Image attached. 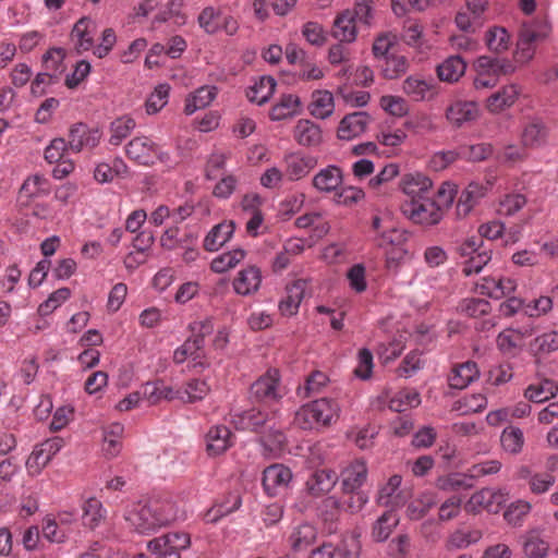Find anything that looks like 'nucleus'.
<instances>
[{
	"mask_svg": "<svg viewBox=\"0 0 558 558\" xmlns=\"http://www.w3.org/2000/svg\"><path fill=\"white\" fill-rule=\"evenodd\" d=\"M260 282V269L256 266H248L238 274L233 281V288L238 294L250 295L258 290Z\"/></svg>",
	"mask_w": 558,
	"mask_h": 558,
	"instance_id": "nucleus-16",
	"label": "nucleus"
},
{
	"mask_svg": "<svg viewBox=\"0 0 558 558\" xmlns=\"http://www.w3.org/2000/svg\"><path fill=\"white\" fill-rule=\"evenodd\" d=\"M484 194L485 192L483 186L477 183H470L459 197L457 204L458 215L466 216Z\"/></svg>",
	"mask_w": 558,
	"mask_h": 558,
	"instance_id": "nucleus-37",
	"label": "nucleus"
},
{
	"mask_svg": "<svg viewBox=\"0 0 558 558\" xmlns=\"http://www.w3.org/2000/svg\"><path fill=\"white\" fill-rule=\"evenodd\" d=\"M421 403L420 393L415 389L399 391L389 401V409L395 412H403L409 408H416Z\"/></svg>",
	"mask_w": 558,
	"mask_h": 558,
	"instance_id": "nucleus-41",
	"label": "nucleus"
},
{
	"mask_svg": "<svg viewBox=\"0 0 558 558\" xmlns=\"http://www.w3.org/2000/svg\"><path fill=\"white\" fill-rule=\"evenodd\" d=\"M217 88L215 86H203L190 96L184 106V113L190 116L196 110L207 107L216 97Z\"/></svg>",
	"mask_w": 558,
	"mask_h": 558,
	"instance_id": "nucleus-33",
	"label": "nucleus"
},
{
	"mask_svg": "<svg viewBox=\"0 0 558 558\" xmlns=\"http://www.w3.org/2000/svg\"><path fill=\"white\" fill-rule=\"evenodd\" d=\"M292 480V472L282 464H272L263 472V486L267 495H277V488L288 486Z\"/></svg>",
	"mask_w": 558,
	"mask_h": 558,
	"instance_id": "nucleus-12",
	"label": "nucleus"
},
{
	"mask_svg": "<svg viewBox=\"0 0 558 558\" xmlns=\"http://www.w3.org/2000/svg\"><path fill=\"white\" fill-rule=\"evenodd\" d=\"M530 509L531 505L527 501L518 500L509 505L504 512V518L509 524L517 525L530 512Z\"/></svg>",
	"mask_w": 558,
	"mask_h": 558,
	"instance_id": "nucleus-60",
	"label": "nucleus"
},
{
	"mask_svg": "<svg viewBox=\"0 0 558 558\" xmlns=\"http://www.w3.org/2000/svg\"><path fill=\"white\" fill-rule=\"evenodd\" d=\"M331 35L341 43H353L356 39L354 14L350 10H344L335 19Z\"/></svg>",
	"mask_w": 558,
	"mask_h": 558,
	"instance_id": "nucleus-17",
	"label": "nucleus"
},
{
	"mask_svg": "<svg viewBox=\"0 0 558 558\" xmlns=\"http://www.w3.org/2000/svg\"><path fill=\"white\" fill-rule=\"evenodd\" d=\"M488 282H492L494 284V290H490V287L487 284H482L481 293L486 294L487 296L493 298V299L504 298L515 290L514 281L509 278H507V279L500 278L498 280L489 279Z\"/></svg>",
	"mask_w": 558,
	"mask_h": 558,
	"instance_id": "nucleus-46",
	"label": "nucleus"
},
{
	"mask_svg": "<svg viewBox=\"0 0 558 558\" xmlns=\"http://www.w3.org/2000/svg\"><path fill=\"white\" fill-rule=\"evenodd\" d=\"M480 375L477 364L473 361H468L452 369V375L449 377V386L453 389H464Z\"/></svg>",
	"mask_w": 558,
	"mask_h": 558,
	"instance_id": "nucleus-28",
	"label": "nucleus"
},
{
	"mask_svg": "<svg viewBox=\"0 0 558 558\" xmlns=\"http://www.w3.org/2000/svg\"><path fill=\"white\" fill-rule=\"evenodd\" d=\"M271 421L268 413L251 409L234 414L232 423L238 430H250L256 434H263Z\"/></svg>",
	"mask_w": 558,
	"mask_h": 558,
	"instance_id": "nucleus-9",
	"label": "nucleus"
},
{
	"mask_svg": "<svg viewBox=\"0 0 558 558\" xmlns=\"http://www.w3.org/2000/svg\"><path fill=\"white\" fill-rule=\"evenodd\" d=\"M385 65L381 69V74L387 80L398 78L408 70V60L404 56L391 54L384 59Z\"/></svg>",
	"mask_w": 558,
	"mask_h": 558,
	"instance_id": "nucleus-45",
	"label": "nucleus"
},
{
	"mask_svg": "<svg viewBox=\"0 0 558 558\" xmlns=\"http://www.w3.org/2000/svg\"><path fill=\"white\" fill-rule=\"evenodd\" d=\"M399 524V517L393 510L385 511L373 524L372 537L381 543L388 539L392 531Z\"/></svg>",
	"mask_w": 558,
	"mask_h": 558,
	"instance_id": "nucleus-30",
	"label": "nucleus"
},
{
	"mask_svg": "<svg viewBox=\"0 0 558 558\" xmlns=\"http://www.w3.org/2000/svg\"><path fill=\"white\" fill-rule=\"evenodd\" d=\"M461 312L465 313L470 317H480L487 315L490 312V304L487 300L471 298L464 299L460 303Z\"/></svg>",
	"mask_w": 558,
	"mask_h": 558,
	"instance_id": "nucleus-53",
	"label": "nucleus"
},
{
	"mask_svg": "<svg viewBox=\"0 0 558 558\" xmlns=\"http://www.w3.org/2000/svg\"><path fill=\"white\" fill-rule=\"evenodd\" d=\"M306 287L307 281L303 279L295 280L292 284L287 287V296L279 303V310L283 315L292 316L298 313Z\"/></svg>",
	"mask_w": 558,
	"mask_h": 558,
	"instance_id": "nucleus-18",
	"label": "nucleus"
},
{
	"mask_svg": "<svg viewBox=\"0 0 558 558\" xmlns=\"http://www.w3.org/2000/svg\"><path fill=\"white\" fill-rule=\"evenodd\" d=\"M135 125L134 119L126 116L112 121L110 124L112 133L109 140L110 144L120 145L121 142L130 135Z\"/></svg>",
	"mask_w": 558,
	"mask_h": 558,
	"instance_id": "nucleus-43",
	"label": "nucleus"
},
{
	"mask_svg": "<svg viewBox=\"0 0 558 558\" xmlns=\"http://www.w3.org/2000/svg\"><path fill=\"white\" fill-rule=\"evenodd\" d=\"M430 89V84L424 80L414 76H409L403 82V90L407 95L411 96L415 101L424 100L426 93Z\"/></svg>",
	"mask_w": 558,
	"mask_h": 558,
	"instance_id": "nucleus-54",
	"label": "nucleus"
},
{
	"mask_svg": "<svg viewBox=\"0 0 558 558\" xmlns=\"http://www.w3.org/2000/svg\"><path fill=\"white\" fill-rule=\"evenodd\" d=\"M190 544L187 533L172 532L150 539L147 548L155 558H181V550L187 548Z\"/></svg>",
	"mask_w": 558,
	"mask_h": 558,
	"instance_id": "nucleus-3",
	"label": "nucleus"
},
{
	"mask_svg": "<svg viewBox=\"0 0 558 558\" xmlns=\"http://www.w3.org/2000/svg\"><path fill=\"white\" fill-rule=\"evenodd\" d=\"M371 117L366 111H355L345 114L338 126L337 137L341 141H351L362 135L369 123Z\"/></svg>",
	"mask_w": 558,
	"mask_h": 558,
	"instance_id": "nucleus-6",
	"label": "nucleus"
},
{
	"mask_svg": "<svg viewBox=\"0 0 558 558\" xmlns=\"http://www.w3.org/2000/svg\"><path fill=\"white\" fill-rule=\"evenodd\" d=\"M343 174L338 166H328L322 169L314 178L313 185L320 192L330 193L337 191L342 184Z\"/></svg>",
	"mask_w": 558,
	"mask_h": 558,
	"instance_id": "nucleus-21",
	"label": "nucleus"
},
{
	"mask_svg": "<svg viewBox=\"0 0 558 558\" xmlns=\"http://www.w3.org/2000/svg\"><path fill=\"white\" fill-rule=\"evenodd\" d=\"M294 138L302 146H317L322 143V130L311 120L302 119L294 128Z\"/></svg>",
	"mask_w": 558,
	"mask_h": 558,
	"instance_id": "nucleus-25",
	"label": "nucleus"
},
{
	"mask_svg": "<svg viewBox=\"0 0 558 558\" xmlns=\"http://www.w3.org/2000/svg\"><path fill=\"white\" fill-rule=\"evenodd\" d=\"M435 500L429 495H424L413 500L407 507V515L410 520H420L427 514L429 509L435 506Z\"/></svg>",
	"mask_w": 558,
	"mask_h": 558,
	"instance_id": "nucleus-52",
	"label": "nucleus"
},
{
	"mask_svg": "<svg viewBox=\"0 0 558 558\" xmlns=\"http://www.w3.org/2000/svg\"><path fill=\"white\" fill-rule=\"evenodd\" d=\"M302 35L313 46L322 47L327 41L324 27L317 22H306L302 27Z\"/></svg>",
	"mask_w": 558,
	"mask_h": 558,
	"instance_id": "nucleus-57",
	"label": "nucleus"
},
{
	"mask_svg": "<svg viewBox=\"0 0 558 558\" xmlns=\"http://www.w3.org/2000/svg\"><path fill=\"white\" fill-rule=\"evenodd\" d=\"M209 392V386L205 380L193 379L189 381L184 389H182V395L185 397L184 402H196L204 399Z\"/></svg>",
	"mask_w": 558,
	"mask_h": 558,
	"instance_id": "nucleus-56",
	"label": "nucleus"
},
{
	"mask_svg": "<svg viewBox=\"0 0 558 558\" xmlns=\"http://www.w3.org/2000/svg\"><path fill=\"white\" fill-rule=\"evenodd\" d=\"M473 476H466L464 474L453 473L447 476H440L436 481V486L441 490H457L460 488H471Z\"/></svg>",
	"mask_w": 558,
	"mask_h": 558,
	"instance_id": "nucleus-44",
	"label": "nucleus"
},
{
	"mask_svg": "<svg viewBox=\"0 0 558 558\" xmlns=\"http://www.w3.org/2000/svg\"><path fill=\"white\" fill-rule=\"evenodd\" d=\"M530 349L535 355H546L558 350V332H545L536 337L530 343Z\"/></svg>",
	"mask_w": 558,
	"mask_h": 558,
	"instance_id": "nucleus-42",
	"label": "nucleus"
},
{
	"mask_svg": "<svg viewBox=\"0 0 558 558\" xmlns=\"http://www.w3.org/2000/svg\"><path fill=\"white\" fill-rule=\"evenodd\" d=\"M547 136V129L541 119H532L523 129L522 144L525 147H537L542 145Z\"/></svg>",
	"mask_w": 558,
	"mask_h": 558,
	"instance_id": "nucleus-34",
	"label": "nucleus"
},
{
	"mask_svg": "<svg viewBox=\"0 0 558 558\" xmlns=\"http://www.w3.org/2000/svg\"><path fill=\"white\" fill-rule=\"evenodd\" d=\"M170 87L168 84L158 85L146 101L148 114L157 113L167 104Z\"/></svg>",
	"mask_w": 558,
	"mask_h": 558,
	"instance_id": "nucleus-55",
	"label": "nucleus"
},
{
	"mask_svg": "<svg viewBox=\"0 0 558 558\" xmlns=\"http://www.w3.org/2000/svg\"><path fill=\"white\" fill-rule=\"evenodd\" d=\"M218 13L213 7H206L202 10L198 15V24L199 26L209 35L215 34L219 29V24L217 22Z\"/></svg>",
	"mask_w": 558,
	"mask_h": 558,
	"instance_id": "nucleus-64",
	"label": "nucleus"
},
{
	"mask_svg": "<svg viewBox=\"0 0 558 558\" xmlns=\"http://www.w3.org/2000/svg\"><path fill=\"white\" fill-rule=\"evenodd\" d=\"M338 474L331 469L315 470L305 483L307 493L313 497H319L329 493L338 482Z\"/></svg>",
	"mask_w": 558,
	"mask_h": 558,
	"instance_id": "nucleus-11",
	"label": "nucleus"
},
{
	"mask_svg": "<svg viewBox=\"0 0 558 558\" xmlns=\"http://www.w3.org/2000/svg\"><path fill=\"white\" fill-rule=\"evenodd\" d=\"M357 534L345 536L341 544L336 548V554L340 558H359L361 554V542Z\"/></svg>",
	"mask_w": 558,
	"mask_h": 558,
	"instance_id": "nucleus-58",
	"label": "nucleus"
},
{
	"mask_svg": "<svg viewBox=\"0 0 558 558\" xmlns=\"http://www.w3.org/2000/svg\"><path fill=\"white\" fill-rule=\"evenodd\" d=\"M82 521L83 524L94 530L105 519L101 502L97 498H89L83 505Z\"/></svg>",
	"mask_w": 558,
	"mask_h": 558,
	"instance_id": "nucleus-38",
	"label": "nucleus"
},
{
	"mask_svg": "<svg viewBox=\"0 0 558 558\" xmlns=\"http://www.w3.org/2000/svg\"><path fill=\"white\" fill-rule=\"evenodd\" d=\"M520 94L515 84L504 86L498 92L492 94L486 100V109L490 113H500L510 108L518 99Z\"/></svg>",
	"mask_w": 558,
	"mask_h": 558,
	"instance_id": "nucleus-15",
	"label": "nucleus"
},
{
	"mask_svg": "<svg viewBox=\"0 0 558 558\" xmlns=\"http://www.w3.org/2000/svg\"><path fill=\"white\" fill-rule=\"evenodd\" d=\"M258 442L264 448V453L268 458H279L286 449L287 437L280 428L275 425H268L267 432L260 434Z\"/></svg>",
	"mask_w": 558,
	"mask_h": 558,
	"instance_id": "nucleus-13",
	"label": "nucleus"
},
{
	"mask_svg": "<svg viewBox=\"0 0 558 558\" xmlns=\"http://www.w3.org/2000/svg\"><path fill=\"white\" fill-rule=\"evenodd\" d=\"M126 156L143 166H153L156 159H162L158 146L148 137H134L125 146Z\"/></svg>",
	"mask_w": 558,
	"mask_h": 558,
	"instance_id": "nucleus-4",
	"label": "nucleus"
},
{
	"mask_svg": "<svg viewBox=\"0 0 558 558\" xmlns=\"http://www.w3.org/2000/svg\"><path fill=\"white\" fill-rule=\"evenodd\" d=\"M490 259L492 251L483 247L464 262L462 271L465 276L478 274Z\"/></svg>",
	"mask_w": 558,
	"mask_h": 558,
	"instance_id": "nucleus-48",
	"label": "nucleus"
},
{
	"mask_svg": "<svg viewBox=\"0 0 558 558\" xmlns=\"http://www.w3.org/2000/svg\"><path fill=\"white\" fill-rule=\"evenodd\" d=\"M90 69V63L88 61H78L74 71L66 75L64 81L65 86L70 89L77 87L88 76Z\"/></svg>",
	"mask_w": 558,
	"mask_h": 558,
	"instance_id": "nucleus-62",
	"label": "nucleus"
},
{
	"mask_svg": "<svg viewBox=\"0 0 558 558\" xmlns=\"http://www.w3.org/2000/svg\"><path fill=\"white\" fill-rule=\"evenodd\" d=\"M558 393V384L551 379H544L539 384L530 385L525 391L524 397L535 403H542Z\"/></svg>",
	"mask_w": 558,
	"mask_h": 558,
	"instance_id": "nucleus-32",
	"label": "nucleus"
},
{
	"mask_svg": "<svg viewBox=\"0 0 558 558\" xmlns=\"http://www.w3.org/2000/svg\"><path fill=\"white\" fill-rule=\"evenodd\" d=\"M341 489L342 493H357L362 492L360 488L363 486L367 478V466L364 461H355L351 463L342 473Z\"/></svg>",
	"mask_w": 558,
	"mask_h": 558,
	"instance_id": "nucleus-14",
	"label": "nucleus"
},
{
	"mask_svg": "<svg viewBox=\"0 0 558 558\" xmlns=\"http://www.w3.org/2000/svg\"><path fill=\"white\" fill-rule=\"evenodd\" d=\"M71 295L69 288H60L53 291L48 299L43 302L38 307V314L41 317L51 314L62 302L66 301Z\"/></svg>",
	"mask_w": 558,
	"mask_h": 558,
	"instance_id": "nucleus-50",
	"label": "nucleus"
},
{
	"mask_svg": "<svg viewBox=\"0 0 558 558\" xmlns=\"http://www.w3.org/2000/svg\"><path fill=\"white\" fill-rule=\"evenodd\" d=\"M88 22L85 17L80 19L71 33L72 37L77 39L75 48L78 53L89 50L94 45L93 37L87 32Z\"/></svg>",
	"mask_w": 558,
	"mask_h": 558,
	"instance_id": "nucleus-47",
	"label": "nucleus"
},
{
	"mask_svg": "<svg viewBox=\"0 0 558 558\" xmlns=\"http://www.w3.org/2000/svg\"><path fill=\"white\" fill-rule=\"evenodd\" d=\"M466 62L461 56H450L436 68L437 76L447 83L458 82L465 73Z\"/></svg>",
	"mask_w": 558,
	"mask_h": 558,
	"instance_id": "nucleus-22",
	"label": "nucleus"
},
{
	"mask_svg": "<svg viewBox=\"0 0 558 558\" xmlns=\"http://www.w3.org/2000/svg\"><path fill=\"white\" fill-rule=\"evenodd\" d=\"M500 442L502 448L511 454L521 452L524 444L522 429L512 425L506 427L501 433Z\"/></svg>",
	"mask_w": 558,
	"mask_h": 558,
	"instance_id": "nucleus-40",
	"label": "nucleus"
},
{
	"mask_svg": "<svg viewBox=\"0 0 558 558\" xmlns=\"http://www.w3.org/2000/svg\"><path fill=\"white\" fill-rule=\"evenodd\" d=\"M478 116V104L474 100H457L446 109V118L457 128H461L464 123L475 121Z\"/></svg>",
	"mask_w": 558,
	"mask_h": 558,
	"instance_id": "nucleus-8",
	"label": "nucleus"
},
{
	"mask_svg": "<svg viewBox=\"0 0 558 558\" xmlns=\"http://www.w3.org/2000/svg\"><path fill=\"white\" fill-rule=\"evenodd\" d=\"M287 175L290 180H300L307 175L317 165V159L313 156H300L291 154L286 158Z\"/></svg>",
	"mask_w": 558,
	"mask_h": 558,
	"instance_id": "nucleus-24",
	"label": "nucleus"
},
{
	"mask_svg": "<svg viewBox=\"0 0 558 558\" xmlns=\"http://www.w3.org/2000/svg\"><path fill=\"white\" fill-rule=\"evenodd\" d=\"M476 73L488 74L499 78L501 75H509L515 71V66L509 59L490 56H480L473 64Z\"/></svg>",
	"mask_w": 558,
	"mask_h": 558,
	"instance_id": "nucleus-10",
	"label": "nucleus"
},
{
	"mask_svg": "<svg viewBox=\"0 0 558 558\" xmlns=\"http://www.w3.org/2000/svg\"><path fill=\"white\" fill-rule=\"evenodd\" d=\"M333 96L328 90H315L308 106L310 113L317 119H327L333 112Z\"/></svg>",
	"mask_w": 558,
	"mask_h": 558,
	"instance_id": "nucleus-29",
	"label": "nucleus"
},
{
	"mask_svg": "<svg viewBox=\"0 0 558 558\" xmlns=\"http://www.w3.org/2000/svg\"><path fill=\"white\" fill-rule=\"evenodd\" d=\"M231 432L227 426H215L211 427L207 435L206 451L209 456H220L228 450L231 446L230 442Z\"/></svg>",
	"mask_w": 558,
	"mask_h": 558,
	"instance_id": "nucleus-19",
	"label": "nucleus"
},
{
	"mask_svg": "<svg viewBox=\"0 0 558 558\" xmlns=\"http://www.w3.org/2000/svg\"><path fill=\"white\" fill-rule=\"evenodd\" d=\"M493 154V146L488 143H480L471 146H461V158L478 162L487 159Z\"/></svg>",
	"mask_w": 558,
	"mask_h": 558,
	"instance_id": "nucleus-51",
	"label": "nucleus"
},
{
	"mask_svg": "<svg viewBox=\"0 0 558 558\" xmlns=\"http://www.w3.org/2000/svg\"><path fill=\"white\" fill-rule=\"evenodd\" d=\"M506 501L507 498L502 492H495L489 488H484L473 494L465 507L469 511L472 512L483 508L490 513H498Z\"/></svg>",
	"mask_w": 558,
	"mask_h": 558,
	"instance_id": "nucleus-7",
	"label": "nucleus"
},
{
	"mask_svg": "<svg viewBox=\"0 0 558 558\" xmlns=\"http://www.w3.org/2000/svg\"><path fill=\"white\" fill-rule=\"evenodd\" d=\"M101 138V132L98 128L90 129L87 124L78 122L73 124L69 131V148L75 153L84 148L96 147Z\"/></svg>",
	"mask_w": 558,
	"mask_h": 558,
	"instance_id": "nucleus-5",
	"label": "nucleus"
},
{
	"mask_svg": "<svg viewBox=\"0 0 558 558\" xmlns=\"http://www.w3.org/2000/svg\"><path fill=\"white\" fill-rule=\"evenodd\" d=\"M485 43L492 52L499 54L508 50L510 35L505 27L493 26L485 33Z\"/></svg>",
	"mask_w": 558,
	"mask_h": 558,
	"instance_id": "nucleus-35",
	"label": "nucleus"
},
{
	"mask_svg": "<svg viewBox=\"0 0 558 558\" xmlns=\"http://www.w3.org/2000/svg\"><path fill=\"white\" fill-rule=\"evenodd\" d=\"M69 148V143L64 138L58 137L50 142L45 149V159L49 163H56L63 160L64 153Z\"/></svg>",
	"mask_w": 558,
	"mask_h": 558,
	"instance_id": "nucleus-63",
	"label": "nucleus"
},
{
	"mask_svg": "<svg viewBox=\"0 0 558 558\" xmlns=\"http://www.w3.org/2000/svg\"><path fill=\"white\" fill-rule=\"evenodd\" d=\"M234 230L235 223L232 220L216 225L206 235L204 240V248L208 252L218 251L230 240Z\"/></svg>",
	"mask_w": 558,
	"mask_h": 558,
	"instance_id": "nucleus-23",
	"label": "nucleus"
},
{
	"mask_svg": "<svg viewBox=\"0 0 558 558\" xmlns=\"http://www.w3.org/2000/svg\"><path fill=\"white\" fill-rule=\"evenodd\" d=\"M276 85V80L272 76H260L258 82L246 89V97L251 102L262 106L270 99L275 93Z\"/></svg>",
	"mask_w": 558,
	"mask_h": 558,
	"instance_id": "nucleus-27",
	"label": "nucleus"
},
{
	"mask_svg": "<svg viewBox=\"0 0 558 558\" xmlns=\"http://www.w3.org/2000/svg\"><path fill=\"white\" fill-rule=\"evenodd\" d=\"M400 185L402 191L405 194L411 195L413 199H416V197L417 199H423L426 198L424 194L429 191L433 182L428 177L420 172H415L404 174Z\"/></svg>",
	"mask_w": 558,
	"mask_h": 558,
	"instance_id": "nucleus-20",
	"label": "nucleus"
},
{
	"mask_svg": "<svg viewBox=\"0 0 558 558\" xmlns=\"http://www.w3.org/2000/svg\"><path fill=\"white\" fill-rule=\"evenodd\" d=\"M381 108L396 117H403L408 113V106L403 98L386 95L380 98Z\"/></svg>",
	"mask_w": 558,
	"mask_h": 558,
	"instance_id": "nucleus-61",
	"label": "nucleus"
},
{
	"mask_svg": "<svg viewBox=\"0 0 558 558\" xmlns=\"http://www.w3.org/2000/svg\"><path fill=\"white\" fill-rule=\"evenodd\" d=\"M125 520L136 533L149 535L174 520L173 505L160 500L138 502L128 511Z\"/></svg>",
	"mask_w": 558,
	"mask_h": 558,
	"instance_id": "nucleus-1",
	"label": "nucleus"
},
{
	"mask_svg": "<svg viewBox=\"0 0 558 558\" xmlns=\"http://www.w3.org/2000/svg\"><path fill=\"white\" fill-rule=\"evenodd\" d=\"M246 252L243 248H235L233 251L223 253L214 258L210 268L214 272L222 274L231 268H234L242 259H244Z\"/></svg>",
	"mask_w": 558,
	"mask_h": 558,
	"instance_id": "nucleus-39",
	"label": "nucleus"
},
{
	"mask_svg": "<svg viewBox=\"0 0 558 558\" xmlns=\"http://www.w3.org/2000/svg\"><path fill=\"white\" fill-rule=\"evenodd\" d=\"M278 378L270 374L259 377L251 385L250 393L254 401L277 398Z\"/></svg>",
	"mask_w": 558,
	"mask_h": 558,
	"instance_id": "nucleus-31",
	"label": "nucleus"
},
{
	"mask_svg": "<svg viewBox=\"0 0 558 558\" xmlns=\"http://www.w3.org/2000/svg\"><path fill=\"white\" fill-rule=\"evenodd\" d=\"M317 424L329 425L337 415L338 404L330 399L322 398L310 403Z\"/></svg>",
	"mask_w": 558,
	"mask_h": 558,
	"instance_id": "nucleus-36",
	"label": "nucleus"
},
{
	"mask_svg": "<svg viewBox=\"0 0 558 558\" xmlns=\"http://www.w3.org/2000/svg\"><path fill=\"white\" fill-rule=\"evenodd\" d=\"M316 538H317L316 527L308 522H303L293 529V531L289 537V542L291 545V549L294 553H298L303 549H306L312 544H314Z\"/></svg>",
	"mask_w": 558,
	"mask_h": 558,
	"instance_id": "nucleus-26",
	"label": "nucleus"
},
{
	"mask_svg": "<svg viewBox=\"0 0 558 558\" xmlns=\"http://www.w3.org/2000/svg\"><path fill=\"white\" fill-rule=\"evenodd\" d=\"M395 44V36H390V34L388 33H383L375 38L372 47V52L376 59H386L392 54L389 51Z\"/></svg>",
	"mask_w": 558,
	"mask_h": 558,
	"instance_id": "nucleus-59",
	"label": "nucleus"
},
{
	"mask_svg": "<svg viewBox=\"0 0 558 558\" xmlns=\"http://www.w3.org/2000/svg\"><path fill=\"white\" fill-rule=\"evenodd\" d=\"M402 214L413 223L425 228L438 225L444 211L438 207L433 198L412 199L401 206Z\"/></svg>",
	"mask_w": 558,
	"mask_h": 558,
	"instance_id": "nucleus-2",
	"label": "nucleus"
},
{
	"mask_svg": "<svg viewBox=\"0 0 558 558\" xmlns=\"http://www.w3.org/2000/svg\"><path fill=\"white\" fill-rule=\"evenodd\" d=\"M548 548V544L534 534L527 535L523 542L524 558H544Z\"/></svg>",
	"mask_w": 558,
	"mask_h": 558,
	"instance_id": "nucleus-49",
	"label": "nucleus"
}]
</instances>
